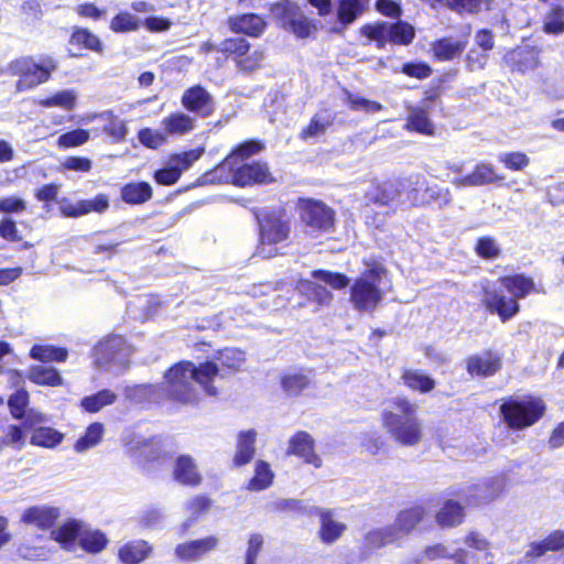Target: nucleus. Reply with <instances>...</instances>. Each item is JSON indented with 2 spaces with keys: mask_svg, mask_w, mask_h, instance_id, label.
<instances>
[{
  "mask_svg": "<svg viewBox=\"0 0 564 564\" xmlns=\"http://www.w3.org/2000/svg\"><path fill=\"white\" fill-rule=\"evenodd\" d=\"M214 367L208 364H194L191 360H181L169 367L163 375V391L166 399L181 406H196L202 398L194 386L196 382L209 397H217L218 389L210 383Z\"/></svg>",
  "mask_w": 564,
  "mask_h": 564,
  "instance_id": "nucleus-1",
  "label": "nucleus"
},
{
  "mask_svg": "<svg viewBox=\"0 0 564 564\" xmlns=\"http://www.w3.org/2000/svg\"><path fill=\"white\" fill-rule=\"evenodd\" d=\"M499 284L510 294L502 291L485 288L482 290L481 305L489 314L497 315L501 323L517 316L521 311L519 300L531 294H545L543 284L535 283L534 279L524 273L506 274L498 279Z\"/></svg>",
  "mask_w": 564,
  "mask_h": 564,
  "instance_id": "nucleus-2",
  "label": "nucleus"
},
{
  "mask_svg": "<svg viewBox=\"0 0 564 564\" xmlns=\"http://www.w3.org/2000/svg\"><path fill=\"white\" fill-rule=\"evenodd\" d=\"M391 405L399 411L383 410L380 419L382 427L390 437L399 445L412 447L423 440V424L416 416L417 405L406 397H395Z\"/></svg>",
  "mask_w": 564,
  "mask_h": 564,
  "instance_id": "nucleus-3",
  "label": "nucleus"
},
{
  "mask_svg": "<svg viewBox=\"0 0 564 564\" xmlns=\"http://www.w3.org/2000/svg\"><path fill=\"white\" fill-rule=\"evenodd\" d=\"M258 223V253L271 259L281 254V249L291 243L292 224L284 206L259 210L256 214Z\"/></svg>",
  "mask_w": 564,
  "mask_h": 564,
  "instance_id": "nucleus-4",
  "label": "nucleus"
},
{
  "mask_svg": "<svg viewBox=\"0 0 564 564\" xmlns=\"http://www.w3.org/2000/svg\"><path fill=\"white\" fill-rule=\"evenodd\" d=\"M362 264L366 268L350 284L349 302L356 311L372 312L383 300L380 283L387 269L376 258H365Z\"/></svg>",
  "mask_w": 564,
  "mask_h": 564,
  "instance_id": "nucleus-5",
  "label": "nucleus"
},
{
  "mask_svg": "<svg viewBox=\"0 0 564 564\" xmlns=\"http://www.w3.org/2000/svg\"><path fill=\"white\" fill-rule=\"evenodd\" d=\"M505 424L512 431H523L536 424L546 412L545 401L535 394L508 395L499 408Z\"/></svg>",
  "mask_w": 564,
  "mask_h": 564,
  "instance_id": "nucleus-6",
  "label": "nucleus"
},
{
  "mask_svg": "<svg viewBox=\"0 0 564 564\" xmlns=\"http://www.w3.org/2000/svg\"><path fill=\"white\" fill-rule=\"evenodd\" d=\"M203 178L212 184H232L237 187H251L254 185H269L275 182V177L265 161L251 160L227 167L225 171L204 173Z\"/></svg>",
  "mask_w": 564,
  "mask_h": 564,
  "instance_id": "nucleus-7",
  "label": "nucleus"
},
{
  "mask_svg": "<svg viewBox=\"0 0 564 564\" xmlns=\"http://www.w3.org/2000/svg\"><path fill=\"white\" fill-rule=\"evenodd\" d=\"M58 63L53 56H43L36 62L32 56H20L7 65V73L18 77L15 88L26 91L48 82L57 69Z\"/></svg>",
  "mask_w": 564,
  "mask_h": 564,
  "instance_id": "nucleus-8",
  "label": "nucleus"
},
{
  "mask_svg": "<svg viewBox=\"0 0 564 564\" xmlns=\"http://www.w3.org/2000/svg\"><path fill=\"white\" fill-rule=\"evenodd\" d=\"M360 34L369 42H373L378 50L387 44L409 46L413 43L416 31L408 21L398 19L395 22L376 21L366 23L360 28Z\"/></svg>",
  "mask_w": 564,
  "mask_h": 564,
  "instance_id": "nucleus-9",
  "label": "nucleus"
},
{
  "mask_svg": "<svg viewBox=\"0 0 564 564\" xmlns=\"http://www.w3.org/2000/svg\"><path fill=\"white\" fill-rule=\"evenodd\" d=\"M270 13L282 26L297 39L312 37L317 32V22L308 17L301 6L293 0H278L270 4Z\"/></svg>",
  "mask_w": 564,
  "mask_h": 564,
  "instance_id": "nucleus-10",
  "label": "nucleus"
},
{
  "mask_svg": "<svg viewBox=\"0 0 564 564\" xmlns=\"http://www.w3.org/2000/svg\"><path fill=\"white\" fill-rule=\"evenodd\" d=\"M295 206L302 225L311 231L315 234L334 231L336 212L325 202L312 197H300Z\"/></svg>",
  "mask_w": 564,
  "mask_h": 564,
  "instance_id": "nucleus-11",
  "label": "nucleus"
},
{
  "mask_svg": "<svg viewBox=\"0 0 564 564\" xmlns=\"http://www.w3.org/2000/svg\"><path fill=\"white\" fill-rule=\"evenodd\" d=\"M217 51L225 59H231L242 72H253L262 66L264 53L262 50L251 51L250 42L241 36L224 39Z\"/></svg>",
  "mask_w": 564,
  "mask_h": 564,
  "instance_id": "nucleus-12",
  "label": "nucleus"
},
{
  "mask_svg": "<svg viewBox=\"0 0 564 564\" xmlns=\"http://www.w3.org/2000/svg\"><path fill=\"white\" fill-rule=\"evenodd\" d=\"M46 421L43 413L29 411L24 417L23 426L31 432L30 444L43 448H53L64 440V434L51 426H41Z\"/></svg>",
  "mask_w": 564,
  "mask_h": 564,
  "instance_id": "nucleus-13",
  "label": "nucleus"
},
{
  "mask_svg": "<svg viewBox=\"0 0 564 564\" xmlns=\"http://www.w3.org/2000/svg\"><path fill=\"white\" fill-rule=\"evenodd\" d=\"M68 45L70 47L68 56L70 57H82L84 56V52H90L101 56L106 52V45L100 36L87 26H72Z\"/></svg>",
  "mask_w": 564,
  "mask_h": 564,
  "instance_id": "nucleus-14",
  "label": "nucleus"
},
{
  "mask_svg": "<svg viewBox=\"0 0 564 564\" xmlns=\"http://www.w3.org/2000/svg\"><path fill=\"white\" fill-rule=\"evenodd\" d=\"M465 369L471 378H489L502 369L501 354L495 349H484L465 359Z\"/></svg>",
  "mask_w": 564,
  "mask_h": 564,
  "instance_id": "nucleus-15",
  "label": "nucleus"
},
{
  "mask_svg": "<svg viewBox=\"0 0 564 564\" xmlns=\"http://www.w3.org/2000/svg\"><path fill=\"white\" fill-rule=\"evenodd\" d=\"M182 106L199 118H208L214 115L216 105L214 97L202 85L186 88L181 97Z\"/></svg>",
  "mask_w": 564,
  "mask_h": 564,
  "instance_id": "nucleus-16",
  "label": "nucleus"
},
{
  "mask_svg": "<svg viewBox=\"0 0 564 564\" xmlns=\"http://www.w3.org/2000/svg\"><path fill=\"white\" fill-rule=\"evenodd\" d=\"M245 362V354L240 349L224 348L217 351L215 360H206L202 364H208L214 367L210 376V383L214 384L216 378L226 379L236 375Z\"/></svg>",
  "mask_w": 564,
  "mask_h": 564,
  "instance_id": "nucleus-17",
  "label": "nucleus"
},
{
  "mask_svg": "<svg viewBox=\"0 0 564 564\" xmlns=\"http://www.w3.org/2000/svg\"><path fill=\"white\" fill-rule=\"evenodd\" d=\"M286 456H295L315 468L322 467L323 460L315 451V440L306 431L295 432L288 442Z\"/></svg>",
  "mask_w": 564,
  "mask_h": 564,
  "instance_id": "nucleus-18",
  "label": "nucleus"
},
{
  "mask_svg": "<svg viewBox=\"0 0 564 564\" xmlns=\"http://www.w3.org/2000/svg\"><path fill=\"white\" fill-rule=\"evenodd\" d=\"M310 516H317L319 519V528L317 536L325 545L336 543L345 534L347 525L335 519V513L329 508L312 507Z\"/></svg>",
  "mask_w": 564,
  "mask_h": 564,
  "instance_id": "nucleus-19",
  "label": "nucleus"
},
{
  "mask_svg": "<svg viewBox=\"0 0 564 564\" xmlns=\"http://www.w3.org/2000/svg\"><path fill=\"white\" fill-rule=\"evenodd\" d=\"M506 176L496 171L495 166L489 163H477L473 170L463 176L456 177L453 184L456 187H478L490 184L501 185L505 183Z\"/></svg>",
  "mask_w": 564,
  "mask_h": 564,
  "instance_id": "nucleus-20",
  "label": "nucleus"
},
{
  "mask_svg": "<svg viewBox=\"0 0 564 564\" xmlns=\"http://www.w3.org/2000/svg\"><path fill=\"white\" fill-rule=\"evenodd\" d=\"M218 545L219 539L216 535H207L178 543L174 553L181 562H196L217 550Z\"/></svg>",
  "mask_w": 564,
  "mask_h": 564,
  "instance_id": "nucleus-21",
  "label": "nucleus"
},
{
  "mask_svg": "<svg viewBox=\"0 0 564 564\" xmlns=\"http://www.w3.org/2000/svg\"><path fill=\"white\" fill-rule=\"evenodd\" d=\"M134 451L140 465L147 471L158 468L169 458V454L164 452L159 436H152L138 442Z\"/></svg>",
  "mask_w": 564,
  "mask_h": 564,
  "instance_id": "nucleus-22",
  "label": "nucleus"
},
{
  "mask_svg": "<svg viewBox=\"0 0 564 564\" xmlns=\"http://www.w3.org/2000/svg\"><path fill=\"white\" fill-rule=\"evenodd\" d=\"M61 518V509L48 505L31 506L24 509L20 522L41 531L52 530Z\"/></svg>",
  "mask_w": 564,
  "mask_h": 564,
  "instance_id": "nucleus-23",
  "label": "nucleus"
},
{
  "mask_svg": "<svg viewBox=\"0 0 564 564\" xmlns=\"http://www.w3.org/2000/svg\"><path fill=\"white\" fill-rule=\"evenodd\" d=\"M173 480L184 487L196 488L203 484V475L195 458L189 454H181L175 458Z\"/></svg>",
  "mask_w": 564,
  "mask_h": 564,
  "instance_id": "nucleus-24",
  "label": "nucleus"
},
{
  "mask_svg": "<svg viewBox=\"0 0 564 564\" xmlns=\"http://www.w3.org/2000/svg\"><path fill=\"white\" fill-rule=\"evenodd\" d=\"M264 149V145L258 140H246L239 144H237L230 153H228L219 163H217L213 169L207 171L206 173H214L225 171L227 167L238 165V163L250 162L249 159L252 155L258 154Z\"/></svg>",
  "mask_w": 564,
  "mask_h": 564,
  "instance_id": "nucleus-25",
  "label": "nucleus"
},
{
  "mask_svg": "<svg viewBox=\"0 0 564 564\" xmlns=\"http://www.w3.org/2000/svg\"><path fill=\"white\" fill-rule=\"evenodd\" d=\"M109 196L105 193H99L91 199H82L74 204H63L59 210L65 217L78 218L90 213L104 214L109 209Z\"/></svg>",
  "mask_w": 564,
  "mask_h": 564,
  "instance_id": "nucleus-26",
  "label": "nucleus"
},
{
  "mask_svg": "<svg viewBox=\"0 0 564 564\" xmlns=\"http://www.w3.org/2000/svg\"><path fill=\"white\" fill-rule=\"evenodd\" d=\"M229 30L237 34L259 37L267 29L265 20L257 13H240L227 19Z\"/></svg>",
  "mask_w": 564,
  "mask_h": 564,
  "instance_id": "nucleus-27",
  "label": "nucleus"
},
{
  "mask_svg": "<svg viewBox=\"0 0 564 564\" xmlns=\"http://www.w3.org/2000/svg\"><path fill=\"white\" fill-rule=\"evenodd\" d=\"M312 375V369L288 370L280 376V386L288 397H299L311 388L313 383Z\"/></svg>",
  "mask_w": 564,
  "mask_h": 564,
  "instance_id": "nucleus-28",
  "label": "nucleus"
},
{
  "mask_svg": "<svg viewBox=\"0 0 564 564\" xmlns=\"http://www.w3.org/2000/svg\"><path fill=\"white\" fill-rule=\"evenodd\" d=\"M541 48L534 45L519 46L508 54L511 70L527 73L536 69L540 62Z\"/></svg>",
  "mask_w": 564,
  "mask_h": 564,
  "instance_id": "nucleus-29",
  "label": "nucleus"
},
{
  "mask_svg": "<svg viewBox=\"0 0 564 564\" xmlns=\"http://www.w3.org/2000/svg\"><path fill=\"white\" fill-rule=\"evenodd\" d=\"M84 522L78 519H68L59 527L53 528L50 539L55 541L63 550L74 551L78 545Z\"/></svg>",
  "mask_w": 564,
  "mask_h": 564,
  "instance_id": "nucleus-30",
  "label": "nucleus"
},
{
  "mask_svg": "<svg viewBox=\"0 0 564 564\" xmlns=\"http://www.w3.org/2000/svg\"><path fill=\"white\" fill-rule=\"evenodd\" d=\"M369 3L370 0H336V23L347 29L368 11Z\"/></svg>",
  "mask_w": 564,
  "mask_h": 564,
  "instance_id": "nucleus-31",
  "label": "nucleus"
},
{
  "mask_svg": "<svg viewBox=\"0 0 564 564\" xmlns=\"http://www.w3.org/2000/svg\"><path fill=\"white\" fill-rule=\"evenodd\" d=\"M429 516V510L423 503H412L402 508L395 516V523L401 529L403 535H409L415 531Z\"/></svg>",
  "mask_w": 564,
  "mask_h": 564,
  "instance_id": "nucleus-32",
  "label": "nucleus"
},
{
  "mask_svg": "<svg viewBox=\"0 0 564 564\" xmlns=\"http://www.w3.org/2000/svg\"><path fill=\"white\" fill-rule=\"evenodd\" d=\"M435 522L441 529H452L465 522V507L459 501L446 499L435 512Z\"/></svg>",
  "mask_w": 564,
  "mask_h": 564,
  "instance_id": "nucleus-33",
  "label": "nucleus"
},
{
  "mask_svg": "<svg viewBox=\"0 0 564 564\" xmlns=\"http://www.w3.org/2000/svg\"><path fill=\"white\" fill-rule=\"evenodd\" d=\"M256 442V430L250 429L238 433L236 452L231 460L232 467L240 468L252 462L257 451Z\"/></svg>",
  "mask_w": 564,
  "mask_h": 564,
  "instance_id": "nucleus-34",
  "label": "nucleus"
},
{
  "mask_svg": "<svg viewBox=\"0 0 564 564\" xmlns=\"http://www.w3.org/2000/svg\"><path fill=\"white\" fill-rule=\"evenodd\" d=\"M153 554V545L143 539L131 540L118 550V560L122 564H141Z\"/></svg>",
  "mask_w": 564,
  "mask_h": 564,
  "instance_id": "nucleus-35",
  "label": "nucleus"
},
{
  "mask_svg": "<svg viewBox=\"0 0 564 564\" xmlns=\"http://www.w3.org/2000/svg\"><path fill=\"white\" fill-rule=\"evenodd\" d=\"M564 550V530H554L543 540L531 542L524 554L529 562L534 561L547 552H560Z\"/></svg>",
  "mask_w": 564,
  "mask_h": 564,
  "instance_id": "nucleus-36",
  "label": "nucleus"
},
{
  "mask_svg": "<svg viewBox=\"0 0 564 564\" xmlns=\"http://www.w3.org/2000/svg\"><path fill=\"white\" fill-rule=\"evenodd\" d=\"M335 122V115L330 110H323L314 113L308 123L303 127L299 133V138L308 141L326 133Z\"/></svg>",
  "mask_w": 564,
  "mask_h": 564,
  "instance_id": "nucleus-37",
  "label": "nucleus"
},
{
  "mask_svg": "<svg viewBox=\"0 0 564 564\" xmlns=\"http://www.w3.org/2000/svg\"><path fill=\"white\" fill-rule=\"evenodd\" d=\"M161 128L166 137L185 135L195 129V119L185 112L174 111L162 119Z\"/></svg>",
  "mask_w": 564,
  "mask_h": 564,
  "instance_id": "nucleus-38",
  "label": "nucleus"
},
{
  "mask_svg": "<svg viewBox=\"0 0 564 564\" xmlns=\"http://www.w3.org/2000/svg\"><path fill=\"white\" fill-rule=\"evenodd\" d=\"M400 379L410 391L421 394H427L436 387V381L419 369H402Z\"/></svg>",
  "mask_w": 564,
  "mask_h": 564,
  "instance_id": "nucleus-39",
  "label": "nucleus"
},
{
  "mask_svg": "<svg viewBox=\"0 0 564 564\" xmlns=\"http://www.w3.org/2000/svg\"><path fill=\"white\" fill-rule=\"evenodd\" d=\"M153 197V188L145 181L128 182L120 188V198L128 205H142Z\"/></svg>",
  "mask_w": 564,
  "mask_h": 564,
  "instance_id": "nucleus-40",
  "label": "nucleus"
},
{
  "mask_svg": "<svg viewBox=\"0 0 564 564\" xmlns=\"http://www.w3.org/2000/svg\"><path fill=\"white\" fill-rule=\"evenodd\" d=\"M404 129L422 135L432 137L435 134V126L430 119L429 109L412 107L404 123Z\"/></svg>",
  "mask_w": 564,
  "mask_h": 564,
  "instance_id": "nucleus-41",
  "label": "nucleus"
},
{
  "mask_svg": "<svg viewBox=\"0 0 564 564\" xmlns=\"http://www.w3.org/2000/svg\"><path fill=\"white\" fill-rule=\"evenodd\" d=\"M109 539L100 529L83 528L78 546L87 554H98L107 549Z\"/></svg>",
  "mask_w": 564,
  "mask_h": 564,
  "instance_id": "nucleus-42",
  "label": "nucleus"
},
{
  "mask_svg": "<svg viewBox=\"0 0 564 564\" xmlns=\"http://www.w3.org/2000/svg\"><path fill=\"white\" fill-rule=\"evenodd\" d=\"M26 378L34 384L40 387H59L63 384L61 373L53 367H44L40 365L31 366Z\"/></svg>",
  "mask_w": 564,
  "mask_h": 564,
  "instance_id": "nucleus-43",
  "label": "nucleus"
},
{
  "mask_svg": "<svg viewBox=\"0 0 564 564\" xmlns=\"http://www.w3.org/2000/svg\"><path fill=\"white\" fill-rule=\"evenodd\" d=\"M29 356L43 364L65 362L68 358V350L65 347L35 344L31 347Z\"/></svg>",
  "mask_w": 564,
  "mask_h": 564,
  "instance_id": "nucleus-44",
  "label": "nucleus"
},
{
  "mask_svg": "<svg viewBox=\"0 0 564 564\" xmlns=\"http://www.w3.org/2000/svg\"><path fill=\"white\" fill-rule=\"evenodd\" d=\"M142 26V20L127 10L118 11L109 22V29L113 33L135 32Z\"/></svg>",
  "mask_w": 564,
  "mask_h": 564,
  "instance_id": "nucleus-45",
  "label": "nucleus"
},
{
  "mask_svg": "<svg viewBox=\"0 0 564 564\" xmlns=\"http://www.w3.org/2000/svg\"><path fill=\"white\" fill-rule=\"evenodd\" d=\"M274 479V474L264 460H258L254 466V475L249 479L247 489L250 491H262L269 488Z\"/></svg>",
  "mask_w": 564,
  "mask_h": 564,
  "instance_id": "nucleus-46",
  "label": "nucleus"
},
{
  "mask_svg": "<svg viewBox=\"0 0 564 564\" xmlns=\"http://www.w3.org/2000/svg\"><path fill=\"white\" fill-rule=\"evenodd\" d=\"M117 394L109 389H102L80 400V406L88 413H96L107 405L116 402Z\"/></svg>",
  "mask_w": 564,
  "mask_h": 564,
  "instance_id": "nucleus-47",
  "label": "nucleus"
},
{
  "mask_svg": "<svg viewBox=\"0 0 564 564\" xmlns=\"http://www.w3.org/2000/svg\"><path fill=\"white\" fill-rule=\"evenodd\" d=\"M104 431V424L100 422L89 424L84 434L75 442L74 449L77 453H83L96 446L101 441Z\"/></svg>",
  "mask_w": 564,
  "mask_h": 564,
  "instance_id": "nucleus-48",
  "label": "nucleus"
},
{
  "mask_svg": "<svg viewBox=\"0 0 564 564\" xmlns=\"http://www.w3.org/2000/svg\"><path fill=\"white\" fill-rule=\"evenodd\" d=\"M465 45L459 41L443 37L434 42L433 54L438 61H451L462 54Z\"/></svg>",
  "mask_w": 564,
  "mask_h": 564,
  "instance_id": "nucleus-49",
  "label": "nucleus"
},
{
  "mask_svg": "<svg viewBox=\"0 0 564 564\" xmlns=\"http://www.w3.org/2000/svg\"><path fill=\"white\" fill-rule=\"evenodd\" d=\"M30 403V394L24 388L18 389L8 399V408L10 414L15 420H23L28 415V406Z\"/></svg>",
  "mask_w": 564,
  "mask_h": 564,
  "instance_id": "nucleus-50",
  "label": "nucleus"
},
{
  "mask_svg": "<svg viewBox=\"0 0 564 564\" xmlns=\"http://www.w3.org/2000/svg\"><path fill=\"white\" fill-rule=\"evenodd\" d=\"M90 139V133L86 129H74L67 132L62 133L57 140L56 145L58 149H72L80 147L87 143Z\"/></svg>",
  "mask_w": 564,
  "mask_h": 564,
  "instance_id": "nucleus-51",
  "label": "nucleus"
},
{
  "mask_svg": "<svg viewBox=\"0 0 564 564\" xmlns=\"http://www.w3.org/2000/svg\"><path fill=\"white\" fill-rule=\"evenodd\" d=\"M542 29L546 34L553 35H558L564 32V8L562 6L554 4L551 7Z\"/></svg>",
  "mask_w": 564,
  "mask_h": 564,
  "instance_id": "nucleus-52",
  "label": "nucleus"
},
{
  "mask_svg": "<svg viewBox=\"0 0 564 564\" xmlns=\"http://www.w3.org/2000/svg\"><path fill=\"white\" fill-rule=\"evenodd\" d=\"M312 276L315 279H319L326 284H328L334 290H344L346 289L350 280L349 278L341 272H333L324 269H316L312 271Z\"/></svg>",
  "mask_w": 564,
  "mask_h": 564,
  "instance_id": "nucleus-53",
  "label": "nucleus"
},
{
  "mask_svg": "<svg viewBox=\"0 0 564 564\" xmlns=\"http://www.w3.org/2000/svg\"><path fill=\"white\" fill-rule=\"evenodd\" d=\"M507 170L520 172L525 170L530 164V158L521 151H510L501 153L498 158Z\"/></svg>",
  "mask_w": 564,
  "mask_h": 564,
  "instance_id": "nucleus-54",
  "label": "nucleus"
},
{
  "mask_svg": "<svg viewBox=\"0 0 564 564\" xmlns=\"http://www.w3.org/2000/svg\"><path fill=\"white\" fill-rule=\"evenodd\" d=\"M475 251L478 257L485 260H494L501 254L499 246L490 236L479 237L476 241Z\"/></svg>",
  "mask_w": 564,
  "mask_h": 564,
  "instance_id": "nucleus-55",
  "label": "nucleus"
},
{
  "mask_svg": "<svg viewBox=\"0 0 564 564\" xmlns=\"http://www.w3.org/2000/svg\"><path fill=\"white\" fill-rule=\"evenodd\" d=\"M138 139L142 145L152 150L159 149L167 141V137L163 130L161 132L151 128H143L139 130Z\"/></svg>",
  "mask_w": 564,
  "mask_h": 564,
  "instance_id": "nucleus-56",
  "label": "nucleus"
},
{
  "mask_svg": "<svg viewBox=\"0 0 564 564\" xmlns=\"http://www.w3.org/2000/svg\"><path fill=\"white\" fill-rule=\"evenodd\" d=\"M44 107H59L73 110L76 106V96L72 90L58 91L41 102Z\"/></svg>",
  "mask_w": 564,
  "mask_h": 564,
  "instance_id": "nucleus-57",
  "label": "nucleus"
},
{
  "mask_svg": "<svg viewBox=\"0 0 564 564\" xmlns=\"http://www.w3.org/2000/svg\"><path fill=\"white\" fill-rule=\"evenodd\" d=\"M58 169L61 172L89 173L93 169V161L87 156L69 155L61 162Z\"/></svg>",
  "mask_w": 564,
  "mask_h": 564,
  "instance_id": "nucleus-58",
  "label": "nucleus"
},
{
  "mask_svg": "<svg viewBox=\"0 0 564 564\" xmlns=\"http://www.w3.org/2000/svg\"><path fill=\"white\" fill-rule=\"evenodd\" d=\"M302 286L306 295L315 300L319 304H328L333 299V294L330 293V291H328L324 285H321L313 281L305 280L302 283Z\"/></svg>",
  "mask_w": 564,
  "mask_h": 564,
  "instance_id": "nucleus-59",
  "label": "nucleus"
},
{
  "mask_svg": "<svg viewBox=\"0 0 564 564\" xmlns=\"http://www.w3.org/2000/svg\"><path fill=\"white\" fill-rule=\"evenodd\" d=\"M402 74L415 79L429 78L433 69L426 62H406L401 66Z\"/></svg>",
  "mask_w": 564,
  "mask_h": 564,
  "instance_id": "nucleus-60",
  "label": "nucleus"
},
{
  "mask_svg": "<svg viewBox=\"0 0 564 564\" xmlns=\"http://www.w3.org/2000/svg\"><path fill=\"white\" fill-rule=\"evenodd\" d=\"M182 175V169L178 166H166L159 169L153 174L156 184L163 186H172L178 182Z\"/></svg>",
  "mask_w": 564,
  "mask_h": 564,
  "instance_id": "nucleus-61",
  "label": "nucleus"
},
{
  "mask_svg": "<svg viewBox=\"0 0 564 564\" xmlns=\"http://www.w3.org/2000/svg\"><path fill=\"white\" fill-rule=\"evenodd\" d=\"M104 132L113 141L121 142L128 133V128L122 120L111 113L110 121L104 126Z\"/></svg>",
  "mask_w": 564,
  "mask_h": 564,
  "instance_id": "nucleus-62",
  "label": "nucleus"
},
{
  "mask_svg": "<svg viewBox=\"0 0 564 564\" xmlns=\"http://www.w3.org/2000/svg\"><path fill=\"white\" fill-rule=\"evenodd\" d=\"M75 12L82 19L98 21L105 17L106 9L97 7L94 2H84L75 7Z\"/></svg>",
  "mask_w": 564,
  "mask_h": 564,
  "instance_id": "nucleus-63",
  "label": "nucleus"
},
{
  "mask_svg": "<svg viewBox=\"0 0 564 564\" xmlns=\"http://www.w3.org/2000/svg\"><path fill=\"white\" fill-rule=\"evenodd\" d=\"M25 431L23 426V422L21 425L11 424L8 426L6 437L3 438V443L6 445H13L17 448L21 449L24 446Z\"/></svg>",
  "mask_w": 564,
  "mask_h": 564,
  "instance_id": "nucleus-64",
  "label": "nucleus"
}]
</instances>
